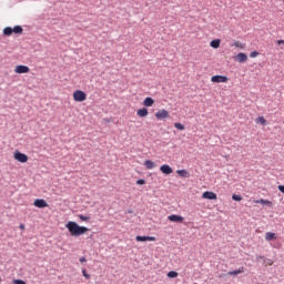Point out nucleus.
Segmentation results:
<instances>
[{
	"label": "nucleus",
	"instance_id": "obj_1",
	"mask_svg": "<svg viewBox=\"0 0 284 284\" xmlns=\"http://www.w3.org/2000/svg\"><path fill=\"white\" fill-rule=\"evenodd\" d=\"M67 230L69 231V234L72 236H83L87 232H90V229L85 226L79 225L77 222H68L65 224Z\"/></svg>",
	"mask_w": 284,
	"mask_h": 284
},
{
	"label": "nucleus",
	"instance_id": "obj_2",
	"mask_svg": "<svg viewBox=\"0 0 284 284\" xmlns=\"http://www.w3.org/2000/svg\"><path fill=\"white\" fill-rule=\"evenodd\" d=\"M4 37H12V34H23V28L21 26H16L14 28L7 27L3 29Z\"/></svg>",
	"mask_w": 284,
	"mask_h": 284
},
{
	"label": "nucleus",
	"instance_id": "obj_3",
	"mask_svg": "<svg viewBox=\"0 0 284 284\" xmlns=\"http://www.w3.org/2000/svg\"><path fill=\"white\" fill-rule=\"evenodd\" d=\"M85 99H88V94H85V92H83L82 90H77L73 92V100L77 103H83Z\"/></svg>",
	"mask_w": 284,
	"mask_h": 284
},
{
	"label": "nucleus",
	"instance_id": "obj_4",
	"mask_svg": "<svg viewBox=\"0 0 284 284\" xmlns=\"http://www.w3.org/2000/svg\"><path fill=\"white\" fill-rule=\"evenodd\" d=\"M155 119H158V121H163V119H170V112L165 109H161L155 113Z\"/></svg>",
	"mask_w": 284,
	"mask_h": 284
},
{
	"label": "nucleus",
	"instance_id": "obj_5",
	"mask_svg": "<svg viewBox=\"0 0 284 284\" xmlns=\"http://www.w3.org/2000/svg\"><path fill=\"white\" fill-rule=\"evenodd\" d=\"M212 83H227L230 81V78L226 75H213L211 78Z\"/></svg>",
	"mask_w": 284,
	"mask_h": 284
},
{
	"label": "nucleus",
	"instance_id": "obj_6",
	"mask_svg": "<svg viewBox=\"0 0 284 284\" xmlns=\"http://www.w3.org/2000/svg\"><path fill=\"white\" fill-rule=\"evenodd\" d=\"M13 159L16 161H19V163H28V156L26 155V153H21L19 151H17L14 154H13Z\"/></svg>",
	"mask_w": 284,
	"mask_h": 284
},
{
	"label": "nucleus",
	"instance_id": "obj_7",
	"mask_svg": "<svg viewBox=\"0 0 284 284\" xmlns=\"http://www.w3.org/2000/svg\"><path fill=\"white\" fill-rule=\"evenodd\" d=\"M16 74H28L30 72V68L28 65H17L14 69Z\"/></svg>",
	"mask_w": 284,
	"mask_h": 284
},
{
	"label": "nucleus",
	"instance_id": "obj_8",
	"mask_svg": "<svg viewBox=\"0 0 284 284\" xmlns=\"http://www.w3.org/2000/svg\"><path fill=\"white\" fill-rule=\"evenodd\" d=\"M202 199H206L207 201H216L217 195L212 191H206L202 194Z\"/></svg>",
	"mask_w": 284,
	"mask_h": 284
},
{
	"label": "nucleus",
	"instance_id": "obj_9",
	"mask_svg": "<svg viewBox=\"0 0 284 284\" xmlns=\"http://www.w3.org/2000/svg\"><path fill=\"white\" fill-rule=\"evenodd\" d=\"M168 219L171 221V223H183V221H185L184 216L176 214L169 215Z\"/></svg>",
	"mask_w": 284,
	"mask_h": 284
},
{
	"label": "nucleus",
	"instance_id": "obj_10",
	"mask_svg": "<svg viewBox=\"0 0 284 284\" xmlns=\"http://www.w3.org/2000/svg\"><path fill=\"white\" fill-rule=\"evenodd\" d=\"M160 172H162V174L170 175L174 171L172 170V166H170L169 164H163L160 166Z\"/></svg>",
	"mask_w": 284,
	"mask_h": 284
},
{
	"label": "nucleus",
	"instance_id": "obj_11",
	"mask_svg": "<svg viewBox=\"0 0 284 284\" xmlns=\"http://www.w3.org/2000/svg\"><path fill=\"white\" fill-rule=\"evenodd\" d=\"M33 205L36 207L43 209V207H48V202H45V200H43V199H37V200H34Z\"/></svg>",
	"mask_w": 284,
	"mask_h": 284
},
{
	"label": "nucleus",
	"instance_id": "obj_12",
	"mask_svg": "<svg viewBox=\"0 0 284 284\" xmlns=\"http://www.w3.org/2000/svg\"><path fill=\"white\" fill-rule=\"evenodd\" d=\"M234 60L237 61V63H245L247 61V55L241 52L235 55Z\"/></svg>",
	"mask_w": 284,
	"mask_h": 284
},
{
	"label": "nucleus",
	"instance_id": "obj_13",
	"mask_svg": "<svg viewBox=\"0 0 284 284\" xmlns=\"http://www.w3.org/2000/svg\"><path fill=\"white\" fill-rule=\"evenodd\" d=\"M135 241H138V243H143L145 241H156V237H154V236H141V235H138L135 237Z\"/></svg>",
	"mask_w": 284,
	"mask_h": 284
},
{
	"label": "nucleus",
	"instance_id": "obj_14",
	"mask_svg": "<svg viewBox=\"0 0 284 284\" xmlns=\"http://www.w3.org/2000/svg\"><path fill=\"white\" fill-rule=\"evenodd\" d=\"M243 272H245V267L241 266L240 268L235 270V271H230L227 273L229 276H239V274H243Z\"/></svg>",
	"mask_w": 284,
	"mask_h": 284
},
{
	"label": "nucleus",
	"instance_id": "obj_15",
	"mask_svg": "<svg viewBox=\"0 0 284 284\" xmlns=\"http://www.w3.org/2000/svg\"><path fill=\"white\" fill-rule=\"evenodd\" d=\"M176 174H179V176H182V179H190V172H187V170L185 169L178 170Z\"/></svg>",
	"mask_w": 284,
	"mask_h": 284
},
{
	"label": "nucleus",
	"instance_id": "obj_16",
	"mask_svg": "<svg viewBox=\"0 0 284 284\" xmlns=\"http://www.w3.org/2000/svg\"><path fill=\"white\" fill-rule=\"evenodd\" d=\"M144 108H152L154 105V99L152 98H145L143 101Z\"/></svg>",
	"mask_w": 284,
	"mask_h": 284
},
{
	"label": "nucleus",
	"instance_id": "obj_17",
	"mask_svg": "<svg viewBox=\"0 0 284 284\" xmlns=\"http://www.w3.org/2000/svg\"><path fill=\"white\" fill-rule=\"evenodd\" d=\"M136 114L140 118H145V116H148V114H150V112L148 111L146 108H142V109L138 110Z\"/></svg>",
	"mask_w": 284,
	"mask_h": 284
},
{
	"label": "nucleus",
	"instance_id": "obj_18",
	"mask_svg": "<svg viewBox=\"0 0 284 284\" xmlns=\"http://www.w3.org/2000/svg\"><path fill=\"white\" fill-rule=\"evenodd\" d=\"M257 261H264L265 265H274V260L265 258V256H257Z\"/></svg>",
	"mask_w": 284,
	"mask_h": 284
},
{
	"label": "nucleus",
	"instance_id": "obj_19",
	"mask_svg": "<svg viewBox=\"0 0 284 284\" xmlns=\"http://www.w3.org/2000/svg\"><path fill=\"white\" fill-rule=\"evenodd\" d=\"M211 48H214L215 50L221 48V39H215L210 42Z\"/></svg>",
	"mask_w": 284,
	"mask_h": 284
},
{
	"label": "nucleus",
	"instance_id": "obj_20",
	"mask_svg": "<svg viewBox=\"0 0 284 284\" xmlns=\"http://www.w3.org/2000/svg\"><path fill=\"white\" fill-rule=\"evenodd\" d=\"M144 165H145L146 170H154V168H156V164H154V162L151 160H146L144 162Z\"/></svg>",
	"mask_w": 284,
	"mask_h": 284
},
{
	"label": "nucleus",
	"instance_id": "obj_21",
	"mask_svg": "<svg viewBox=\"0 0 284 284\" xmlns=\"http://www.w3.org/2000/svg\"><path fill=\"white\" fill-rule=\"evenodd\" d=\"M265 241H276V233L267 232L265 234Z\"/></svg>",
	"mask_w": 284,
	"mask_h": 284
},
{
	"label": "nucleus",
	"instance_id": "obj_22",
	"mask_svg": "<svg viewBox=\"0 0 284 284\" xmlns=\"http://www.w3.org/2000/svg\"><path fill=\"white\" fill-rule=\"evenodd\" d=\"M234 48H239V50H245V43L241 42V41H235L233 43Z\"/></svg>",
	"mask_w": 284,
	"mask_h": 284
},
{
	"label": "nucleus",
	"instance_id": "obj_23",
	"mask_svg": "<svg viewBox=\"0 0 284 284\" xmlns=\"http://www.w3.org/2000/svg\"><path fill=\"white\" fill-rule=\"evenodd\" d=\"M255 123H260V125H267V120H265L263 116H258L256 118Z\"/></svg>",
	"mask_w": 284,
	"mask_h": 284
},
{
	"label": "nucleus",
	"instance_id": "obj_24",
	"mask_svg": "<svg viewBox=\"0 0 284 284\" xmlns=\"http://www.w3.org/2000/svg\"><path fill=\"white\" fill-rule=\"evenodd\" d=\"M78 217L80 219V221H83L85 223H88V221H90V216H88V215L80 214V215H78Z\"/></svg>",
	"mask_w": 284,
	"mask_h": 284
},
{
	"label": "nucleus",
	"instance_id": "obj_25",
	"mask_svg": "<svg viewBox=\"0 0 284 284\" xmlns=\"http://www.w3.org/2000/svg\"><path fill=\"white\" fill-rule=\"evenodd\" d=\"M174 128H176V130H181V131L185 130V125H183L182 123H179V122L174 123Z\"/></svg>",
	"mask_w": 284,
	"mask_h": 284
},
{
	"label": "nucleus",
	"instance_id": "obj_26",
	"mask_svg": "<svg viewBox=\"0 0 284 284\" xmlns=\"http://www.w3.org/2000/svg\"><path fill=\"white\" fill-rule=\"evenodd\" d=\"M176 276H179V273H176L175 271H171L168 273L169 278H176Z\"/></svg>",
	"mask_w": 284,
	"mask_h": 284
},
{
	"label": "nucleus",
	"instance_id": "obj_27",
	"mask_svg": "<svg viewBox=\"0 0 284 284\" xmlns=\"http://www.w3.org/2000/svg\"><path fill=\"white\" fill-rule=\"evenodd\" d=\"M255 203H261L262 205H270L272 202L267 200H256Z\"/></svg>",
	"mask_w": 284,
	"mask_h": 284
},
{
	"label": "nucleus",
	"instance_id": "obj_28",
	"mask_svg": "<svg viewBox=\"0 0 284 284\" xmlns=\"http://www.w3.org/2000/svg\"><path fill=\"white\" fill-rule=\"evenodd\" d=\"M233 201H243V197L241 195L233 194L232 195Z\"/></svg>",
	"mask_w": 284,
	"mask_h": 284
},
{
	"label": "nucleus",
	"instance_id": "obj_29",
	"mask_svg": "<svg viewBox=\"0 0 284 284\" xmlns=\"http://www.w3.org/2000/svg\"><path fill=\"white\" fill-rule=\"evenodd\" d=\"M250 57H251V59H256V57H258V52L257 51H252L250 53Z\"/></svg>",
	"mask_w": 284,
	"mask_h": 284
},
{
	"label": "nucleus",
	"instance_id": "obj_30",
	"mask_svg": "<svg viewBox=\"0 0 284 284\" xmlns=\"http://www.w3.org/2000/svg\"><path fill=\"white\" fill-rule=\"evenodd\" d=\"M82 275L84 276V278L90 280V274H88L85 268L82 270Z\"/></svg>",
	"mask_w": 284,
	"mask_h": 284
},
{
	"label": "nucleus",
	"instance_id": "obj_31",
	"mask_svg": "<svg viewBox=\"0 0 284 284\" xmlns=\"http://www.w3.org/2000/svg\"><path fill=\"white\" fill-rule=\"evenodd\" d=\"M12 283L13 284H26V281H23V280H13Z\"/></svg>",
	"mask_w": 284,
	"mask_h": 284
},
{
	"label": "nucleus",
	"instance_id": "obj_32",
	"mask_svg": "<svg viewBox=\"0 0 284 284\" xmlns=\"http://www.w3.org/2000/svg\"><path fill=\"white\" fill-rule=\"evenodd\" d=\"M136 185H145V180L143 179L138 180Z\"/></svg>",
	"mask_w": 284,
	"mask_h": 284
},
{
	"label": "nucleus",
	"instance_id": "obj_33",
	"mask_svg": "<svg viewBox=\"0 0 284 284\" xmlns=\"http://www.w3.org/2000/svg\"><path fill=\"white\" fill-rule=\"evenodd\" d=\"M88 258L85 256L80 257V263H87Z\"/></svg>",
	"mask_w": 284,
	"mask_h": 284
},
{
	"label": "nucleus",
	"instance_id": "obj_34",
	"mask_svg": "<svg viewBox=\"0 0 284 284\" xmlns=\"http://www.w3.org/2000/svg\"><path fill=\"white\" fill-rule=\"evenodd\" d=\"M278 190L282 192V194H284V185H278Z\"/></svg>",
	"mask_w": 284,
	"mask_h": 284
},
{
	"label": "nucleus",
	"instance_id": "obj_35",
	"mask_svg": "<svg viewBox=\"0 0 284 284\" xmlns=\"http://www.w3.org/2000/svg\"><path fill=\"white\" fill-rule=\"evenodd\" d=\"M284 44V40H278L277 41V45H283Z\"/></svg>",
	"mask_w": 284,
	"mask_h": 284
},
{
	"label": "nucleus",
	"instance_id": "obj_36",
	"mask_svg": "<svg viewBox=\"0 0 284 284\" xmlns=\"http://www.w3.org/2000/svg\"><path fill=\"white\" fill-rule=\"evenodd\" d=\"M20 230H26V224H20Z\"/></svg>",
	"mask_w": 284,
	"mask_h": 284
}]
</instances>
